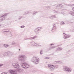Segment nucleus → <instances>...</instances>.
I'll return each mask as SVG.
<instances>
[{"instance_id": "obj_1", "label": "nucleus", "mask_w": 74, "mask_h": 74, "mask_svg": "<svg viewBox=\"0 0 74 74\" xmlns=\"http://www.w3.org/2000/svg\"><path fill=\"white\" fill-rule=\"evenodd\" d=\"M14 68H16V69L17 72L21 73L22 72V69L19 68L20 66H19V64L15 62H13L12 64Z\"/></svg>"}, {"instance_id": "obj_2", "label": "nucleus", "mask_w": 74, "mask_h": 74, "mask_svg": "<svg viewBox=\"0 0 74 74\" xmlns=\"http://www.w3.org/2000/svg\"><path fill=\"white\" fill-rule=\"evenodd\" d=\"M22 67H23V69H26L29 68L30 67V65H29L26 62H24L22 63V65H21Z\"/></svg>"}, {"instance_id": "obj_3", "label": "nucleus", "mask_w": 74, "mask_h": 74, "mask_svg": "<svg viewBox=\"0 0 74 74\" xmlns=\"http://www.w3.org/2000/svg\"><path fill=\"white\" fill-rule=\"evenodd\" d=\"M25 56L23 55H20L18 56V60L20 62H23L25 60Z\"/></svg>"}, {"instance_id": "obj_4", "label": "nucleus", "mask_w": 74, "mask_h": 74, "mask_svg": "<svg viewBox=\"0 0 74 74\" xmlns=\"http://www.w3.org/2000/svg\"><path fill=\"white\" fill-rule=\"evenodd\" d=\"M63 69L64 71H67L69 73H70L71 71V69L67 66H64Z\"/></svg>"}, {"instance_id": "obj_5", "label": "nucleus", "mask_w": 74, "mask_h": 74, "mask_svg": "<svg viewBox=\"0 0 74 74\" xmlns=\"http://www.w3.org/2000/svg\"><path fill=\"white\" fill-rule=\"evenodd\" d=\"M42 29V28L40 27H38L35 29L34 32H35V33H36V34H38L39 33H40L39 31H40Z\"/></svg>"}, {"instance_id": "obj_6", "label": "nucleus", "mask_w": 74, "mask_h": 74, "mask_svg": "<svg viewBox=\"0 0 74 74\" xmlns=\"http://www.w3.org/2000/svg\"><path fill=\"white\" fill-rule=\"evenodd\" d=\"M63 36H64L63 38L64 39H67L68 38H69L71 37V35L69 34H66L64 33H63Z\"/></svg>"}, {"instance_id": "obj_7", "label": "nucleus", "mask_w": 74, "mask_h": 74, "mask_svg": "<svg viewBox=\"0 0 74 74\" xmlns=\"http://www.w3.org/2000/svg\"><path fill=\"white\" fill-rule=\"evenodd\" d=\"M39 59L38 58H37L35 56H34L32 58L31 61L34 63L37 60H38Z\"/></svg>"}, {"instance_id": "obj_8", "label": "nucleus", "mask_w": 74, "mask_h": 74, "mask_svg": "<svg viewBox=\"0 0 74 74\" xmlns=\"http://www.w3.org/2000/svg\"><path fill=\"white\" fill-rule=\"evenodd\" d=\"M9 72L11 74H17V72L15 71L10 69L9 70Z\"/></svg>"}, {"instance_id": "obj_9", "label": "nucleus", "mask_w": 74, "mask_h": 74, "mask_svg": "<svg viewBox=\"0 0 74 74\" xmlns=\"http://www.w3.org/2000/svg\"><path fill=\"white\" fill-rule=\"evenodd\" d=\"M56 25L55 24H54L53 25V27L51 30V32H54L56 30Z\"/></svg>"}, {"instance_id": "obj_10", "label": "nucleus", "mask_w": 74, "mask_h": 74, "mask_svg": "<svg viewBox=\"0 0 74 74\" xmlns=\"http://www.w3.org/2000/svg\"><path fill=\"white\" fill-rule=\"evenodd\" d=\"M5 55H7L8 56H12V54L11 53H10V52H7L5 53Z\"/></svg>"}, {"instance_id": "obj_11", "label": "nucleus", "mask_w": 74, "mask_h": 74, "mask_svg": "<svg viewBox=\"0 0 74 74\" xmlns=\"http://www.w3.org/2000/svg\"><path fill=\"white\" fill-rule=\"evenodd\" d=\"M30 44L33 45V46H36V44H37V43H35L34 41H32L30 42Z\"/></svg>"}, {"instance_id": "obj_12", "label": "nucleus", "mask_w": 74, "mask_h": 74, "mask_svg": "<svg viewBox=\"0 0 74 74\" xmlns=\"http://www.w3.org/2000/svg\"><path fill=\"white\" fill-rule=\"evenodd\" d=\"M49 18H50V19H53V18H56V16L55 15H53L49 16Z\"/></svg>"}, {"instance_id": "obj_13", "label": "nucleus", "mask_w": 74, "mask_h": 74, "mask_svg": "<svg viewBox=\"0 0 74 74\" xmlns=\"http://www.w3.org/2000/svg\"><path fill=\"white\" fill-rule=\"evenodd\" d=\"M37 36H34L33 37H31L30 38H28V40H33V39H34L35 38H36V37H37Z\"/></svg>"}, {"instance_id": "obj_14", "label": "nucleus", "mask_w": 74, "mask_h": 74, "mask_svg": "<svg viewBox=\"0 0 74 74\" xmlns=\"http://www.w3.org/2000/svg\"><path fill=\"white\" fill-rule=\"evenodd\" d=\"M8 15V13L5 14L4 15L1 16V15H0V18H2V17H5V16H7Z\"/></svg>"}, {"instance_id": "obj_15", "label": "nucleus", "mask_w": 74, "mask_h": 74, "mask_svg": "<svg viewBox=\"0 0 74 74\" xmlns=\"http://www.w3.org/2000/svg\"><path fill=\"white\" fill-rule=\"evenodd\" d=\"M62 49H63L61 47H58L56 49V51H62Z\"/></svg>"}, {"instance_id": "obj_16", "label": "nucleus", "mask_w": 74, "mask_h": 74, "mask_svg": "<svg viewBox=\"0 0 74 74\" xmlns=\"http://www.w3.org/2000/svg\"><path fill=\"white\" fill-rule=\"evenodd\" d=\"M36 60L34 62V63H35V64H38V63H39V60Z\"/></svg>"}, {"instance_id": "obj_17", "label": "nucleus", "mask_w": 74, "mask_h": 74, "mask_svg": "<svg viewBox=\"0 0 74 74\" xmlns=\"http://www.w3.org/2000/svg\"><path fill=\"white\" fill-rule=\"evenodd\" d=\"M9 45L7 44H3V47H4L5 48H8L9 47Z\"/></svg>"}, {"instance_id": "obj_18", "label": "nucleus", "mask_w": 74, "mask_h": 74, "mask_svg": "<svg viewBox=\"0 0 74 74\" xmlns=\"http://www.w3.org/2000/svg\"><path fill=\"white\" fill-rule=\"evenodd\" d=\"M69 14L73 15V16H74V12H73L72 11H70L69 12Z\"/></svg>"}, {"instance_id": "obj_19", "label": "nucleus", "mask_w": 74, "mask_h": 74, "mask_svg": "<svg viewBox=\"0 0 74 74\" xmlns=\"http://www.w3.org/2000/svg\"><path fill=\"white\" fill-rule=\"evenodd\" d=\"M59 8L60 7L61 8H62L63 7V5L61 4H59Z\"/></svg>"}, {"instance_id": "obj_20", "label": "nucleus", "mask_w": 74, "mask_h": 74, "mask_svg": "<svg viewBox=\"0 0 74 74\" xmlns=\"http://www.w3.org/2000/svg\"><path fill=\"white\" fill-rule=\"evenodd\" d=\"M37 12L35 11L34 12L33 15H36V14H37Z\"/></svg>"}, {"instance_id": "obj_21", "label": "nucleus", "mask_w": 74, "mask_h": 74, "mask_svg": "<svg viewBox=\"0 0 74 74\" xmlns=\"http://www.w3.org/2000/svg\"><path fill=\"white\" fill-rule=\"evenodd\" d=\"M42 52H43L42 50H40V55H42Z\"/></svg>"}, {"instance_id": "obj_22", "label": "nucleus", "mask_w": 74, "mask_h": 74, "mask_svg": "<svg viewBox=\"0 0 74 74\" xmlns=\"http://www.w3.org/2000/svg\"><path fill=\"white\" fill-rule=\"evenodd\" d=\"M59 61H55L53 62V63H54V64H56L57 63H59Z\"/></svg>"}, {"instance_id": "obj_23", "label": "nucleus", "mask_w": 74, "mask_h": 74, "mask_svg": "<svg viewBox=\"0 0 74 74\" xmlns=\"http://www.w3.org/2000/svg\"><path fill=\"white\" fill-rule=\"evenodd\" d=\"M36 46H37V47H42V46H41V45L37 44H37H36Z\"/></svg>"}, {"instance_id": "obj_24", "label": "nucleus", "mask_w": 74, "mask_h": 74, "mask_svg": "<svg viewBox=\"0 0 74 74\" xmlns=\"http://www.w3.org/2000/svg\"><path fill=\"white\" fill-rule=\"evenodd\" d=\"M29 14V12H25V14H24V15H26L27 14Z\"/></svg>"}, {"instance_id": "obj_25", "label": "nucleus", "mask_w": 74, "mask_h": 74, "mask_svg": "<svg viewBox=\"0 0 74 74\" xmlns=\"http://www.w3.org/2000/svg\"><path fill=\"white\" fill-rule=\"evenodd\" d=\"M53 67H54V65H51L50 67V68H52Z\"/></svg>"}, {"instance_id": "obj_26", "label": "nucleus", "mask_w": 74, "mask_h": 74, "mask_svg": "<svg viewBox=\"0 0 74 74\" xmlns=\"http://www.w3.org/2000/svg\"><path fill=\"white\" fill-rule=\"evenodd\" d=\"M60 25H64V23L63 22H62L60 23Z\"/></svg>"}, {"instance_id": "obj_27", "label": "nucleus", "mask_w": 74, "mask_h": 74, "mask_svg": "<svg viewBox=\"0 0 74 74\" xmlns=\"http://www.w3.org/2000/svg\"><path fill=\"white\" fill-rule=\"evenodd\" d=\"M22 18V16H19V18H18V19H21Z\"/></svg>"}, {"instance_id": "obj_28", "label": "nucleus", "mask_w": 74, "mask_h": 74, "mask_svg": "<svg viewBox=\"0 0 74 74\" xmlns=\"http://www.w3.org/2000/svg\"><path fill=\"white\" fill-rule=\"evenodd\" d=\"M25 27V26H24V25H23V26H21L20 27H21V28H23Z\"/></svg>"}, {"instance_id": "obj_29", "label": "nucleus", "mask_w": 74, "mask_h": 74, "mask_svg": "<svg viewBox=\"0 0 74 74\" xmlns=\"http://www.w3.org/2000/svg\"><path fill=\"white\" fill-rule=\"evenodd\" d=\"M70 6L71 7H73V6H74V4H71L70 5Z\"/></svg>"}, {"instance_id": "obj_30", "label": "nucleus", "mask_w": 74, "mask_h": 74, "mask_svg": "<svg viewBox=\"0 0 74 74\" xmlns=\"http://www.w3.org/2000/svg\"><path fill=\"white\" fill-rule=\"evenodd\" d=\"M59 5H57L56 6V8H57V7H59Z\"/></svg>"}, {"instance_id": "obj_31", "label": "nucleus", "mask_w": 74, "mask_h": 74, "mask_svg": "<svg viewBox=\"0 0 74 74\" xmlns=\"http://www.w3.org/2000/svg\"><path fill=\"white\" fill-rule=\"evenodd\" d=\"M50 69H51V71H53L54 70V68H50Z\"/></svg>"}, {"instance_id": "obj_32", "label": "nucleus", "mask_w": 74, "mask_h": 74, "mask_svg": "<svg viewBox=\"0 0 74 74\" xmlns=\"http://www.w3.org/2000/svg\"><path fill=\"white\" fill-rule=\"evenodd\" d=\"M55 48V46H54L51 47V48Z\"/></svg>"}, {"instance_id": "obj_33", "label": "nucleus", "mask_w": 74, "mask_h": 74, "mask_svg": "<svg viewBox=\"0 0 74 74\" xmlns=\"http://www.w3.org/2000/svg\"><path fill=\"white\" fill-rule=\"evenodd\" d=\"M3 66V64H0V67H1V66Z\"/></svg>"}, {"instance_id": "obj_34", "label": "nucleus", "mask_w": 74, "mask_h": 74, "mask_svg": "<svg viewBox=\"0 0 74 74\" xmlns=\"http://www.w3.org/2000/svg\"><path fill=\"white\" fill-rule=\"evenodd\" d=\"M5 18L3 17V18H2V21H4V20H5Z\"/></svg>"}, {"instance_id": "obj_35", "label": "nucleus", "mask_w": 74, "mask_h": 74, "mask_svg": "<svg viewBox=\"0 0 74 74\" xmlns=\"http://www.w3.org/2000/svg\"><path fill=\"white\" fill-rule=\"evenodd\" d=\"M45 59H49V57H46L45 58Z\"/></svg>"}, {"instance_id": "obj_36", "label": "nucleus", "mask_w": 74, "mask_h": 74, "mask_svg": "<svg viewBox=\"0 0 74 74\" xmlns=\"http://www.w3.org/2000/svg\"><path fill=\"white\" fill-rule=\"evenodd\" d=\"M10 31V30H8V31H5L3 32H9Z\"/></svg>"}, {"instance_id": "obj_37", "label": "nucleus", "mask_w": 74, "mask_h": 74, "mask_svg": "<svg viewBox=\"0 0 74 74\" xmlns=\"http://www.w3.org/2000/svg\"><path fill=\"white\" fill-rule=\"evenodd\" d=\"M12 45H14L15 44V42H12Z\"/></svg>"}, {"instance_id": "obj_38", "label": "nucleus", "mask_w": 74, "mask_h": 74, "mask_svg": "<svg viewBox=\"0 0 74 74\" xmlns=\"http://www.w3.org/2000/svg\"><path fill=\"white\" fill-rule=\"evenodd\" d=\"M54 12H55L56 13H59V12H57V11H54Z\"/></svg>"}, {"instance_id": "obj_39", "label": "nucleus", "mask_w": 74, "mask_h": 74, "mask_svg": "<svg viewBox=\"0 0 74 74\" xmlns=\"http://www.w3.org/2000/svg\"><path fill=\"white\" fill-rule=\"evenodd\" d=\"M46 8H51V7L50 6H47V7H46Z\"/></svg>"}, {"instance_id": "obj_40", "label": "nucleus", "mask_w": 74, "mask_h": 74, "mask_svg": "<svg viewBox=\"0 0 74 74\" xmlns=\"http://www.w3.org/2000/svg\"><path fill=\"white\" fill-rule=\"evenodd\" d=\"M51 65H50V64H49L48 65V66L49 67H51Z\"/></svg>"}, {"instance_id": "obj_41", "label": "nucleus", "mask_w": 74, "mask_h": 74, "mask_svg": "<svg viewBox=\"0 0 74 74\" xmlns=\"http://www.w3.org/2000/svg\"><path fill=\"white\" fill-rule=\"evenodd\" d=\"M1 74H7V73H1Z\"/></svg>"}, {"instance_id": "obj_42", "label": "nucleus", "mask_w": 74, "mask_h": 74, "mask_svg": "<svg viewBox=\"0 0 74 74\" xmlns=\"http://www.w3.org/2000/svg\"><path fill=\"white\" fill-rule=\"evenodd\" d=\"M50 45H51V46H52V45H54L53 44H50Z\"/></svg>"}, {"instance_id": "obj_43", "label": "nucleus", "mask_w": 74, "mask_h": 74, "mask_svg": "<svg viewBox=\"0 0 74 74\" xmlns=\"http://www.w3.org/2000/svg\"><path fill=\"white\" fill-rule=\"evenodd\" d=\"M72 9V10H73V11H74V7Z\"/></svg>"}, {"instance_id": "obj_44", "label": "nucleus", "mask_w": 74, "mask_h": 74, "mask_svg": "<svg viewBox=\"0 0 74 74\" xmlns=\"http://www.w3.org/2000/svg\"><path fill=\"white\" fill-rule=\"evenodd\" d=\"M3 21V20H2V19H0V22H1V21Z\"/></svg>"}, {"instance_id": "obj_45", "label": "nucleus", "mask_w": 74, "mask_h": 74, "mask_svg": "<svg viewBox=\"0 0 74 74\" xmlns=\"http://www.w3.org/2000/svg\"><path fill=\"white\" fill-rule=\"evenodd\" d=\"M28 40V38H27L25 39L24 40Z\"/></svg>"}, {"instance_id": "obj_46", "label": "nucleus", "mask_w": 74, "mask_h": 74, "mask_svg": "<svg viewBox=\"0 0 74 74\" xmlns=\"http://www.w3.org/2000/svg\"><path fill=\"white\" fill-rule=\"evenodd\" d=\"M55 5H56V4H55L54 5H53V6H55Z\"/></svg>"}, {"instance_id": "obj_47", "label": "nucleus", "mask_w": 74, "mask_h": 74, "mask_svg": "<svg viewBox=\"0 0 74 74\" xmlns=\"http://www.w3.org/2000/svg\"><path fill=\"white\" fill-rule=\"evenodd\" d=\"M64 12H62L61 13V14H64Z\"/></svg>"}, {"instance_id": "obj_48", "label": "nucleus", "mask_w": 74, "mask_h": 74, "mask_svg": "<svg viewBox=\"0 0 74 74\" xmlns=\"http://www.w3.org/2000/svg\"><path fill=\"white\" fill-rule=\"evenodd\" d=\"M18 50L19 51H21V49H19Z\"/></svg>"}, {"instance_id": "obj_49", "label": "nucleus", "mask_w": 74, "mask_h": 74, "mask_svg": "<svg viewBox=\"0 0 74 74\" xmlns=\"http://www.w3.org/2000/svg\"><path fill=\"white\" fill-rule=\"evenodd\" d=\"M51 55H54V54H51Z\"/></svg>"}, {"instance_id": "obj_50", "label": "nucleus", "mask_w": 74, "mask_h": 74, "mask_svg": "<svg viewBox=\"0 0 74 74\" xmlns=\"http://www.w3.org/2000/svg\"><path fill=\"white\" fill-rule=\"evenodd\" d=\"M51 74H54L53 73H51Z\"/></svg>"}, {"instance_id": "obj_51", "label": "nucleus", "mask_w": 74, "mask_h": 74, "mask_svg": "<svg viewBox=\"0 0 74 74\" xmlns=\"http://www.w3.org/2000/svg\"><path fill=\"white\" fill-rule=\"evenodd\" d=\"M0 26H1V25L0 24Z\"/></svg>"}, {"instance_id": "obj_52", "label": "nucleus", "mask_w": 74, "mask_h": 74, "mask_svg": "<svg viewBox=\"0 0 74 74\" xmlns=\"http://www.w3.org/2000/svg\"><path fill=\"white\" fill-rule=\"evenodd\" d=\"M1 10H0V12H1Z\"/></svg>"}, {"instance_id": "obj_53", "label": "nucleus", "mask_w": 74, "mask_h": 74, "mask_svg": "<svg viewBox=\"0 0 74 74\" xmlns=\"http://www.w3.org/2000/svg\"><path fill=\"white\" fill-rule=\"evenodd\" d=\"M8 30H8L7 31H8Z\"/></svg>"}, {"instance_id": "obj_54", "label": "nucleus", "mask_w": 74, "mask_h": 74, "mask_svg": "<svg viewBox=\"0 0 74 74\" xmlns=\"http://www.w3.org/2000/svg\"><path fill=\"white\" fill-rule=\"evenodd\" d=\"M73 1H74V0H73Z\"/></svg>"}, {"instance_id": "obj_55", "label": "nucleus", "mask_w": 74, "mask_h": 74, "mask_svg": "<svg viewBox=\"0 0 74 74\" xmlns=\"http://www.w3.org/2000/svg\"><path fill=\"white\" fill-rule=\"evenodd\" d=\"M72 0L73 1V0Z\"/></svg>"}]
</instances>
